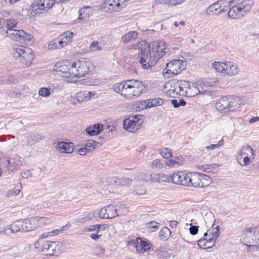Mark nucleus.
I'll list each match as a JSON object with an SVG mask.
<instances>
[{"instance_id":"nucleus-11","label":"nucleus","mask_w":259,"mask_h":259,"mask_svg":"<svg viewBox=\"0 0 259 259\" xmlns=\"http://www.w3.org/2000/svg\"><path fill=\"white\" fill-rule=\"evenodd\" d=\"M54 0H34L30 5L35 14H41L48 11L54 5Z\"/></svg>"},{"instance_id":"nucleus-3","label":"nucleus","mask_w":259,"mask_h":259,"mask_svg":"<svg viewBox=\"0 0 259 259\" xmlns=\"http://www.w3.org/2000/svg\"><path fill=\"white\" fill-rule=\"evenodd\" d=\"M241 104V100L237 96H225L217 101L215 108L217 110L226 113L236 110Z\"/></svg>"},{"instance_id":"nucleus-27","label":"nucleus","mask_w":259,"mask_h":259,"mask_svg":"<svg viewBox=\"0 0 259 259\" xmlns=\"http://www.w3.org/2000/svg\"><path fill=\"white\" fill-rule=\"evenodd\" d=\"M57 69L59 75L62 76L63 77L73 78V74L71 73L72 70H71V65H69V66L61 65L57 67Z\"/></svg>"},{"instance_id":"nucleus-7","label":"nucleus","mask_w":259,"mask_h":259,"mask_svg":"<svg viewBox=\"0 0 259 259\" xmlns=\"http://www.w3.org/2000/svg\"><path fill=\"white\" fill-rule=\"evenodd\" d=\"M189 186L195 188L206 187L208 186L212 182V179L208 175L200 174L199 172L189 173Z\"/></svg>"},{"instance_id":"nucleus-9","label":"nucleus","mask_w":259,"mask_h":259,"mask_svg":"<svg viewBox=\"0 0 259 259\" xmlns=\"http://www.w3.org/2000/svg\"><path fill=\"white\" fill-rule=\"evenodd\" d=\"M143 116L141 115L130 116L123 123L124 129L131 133H135L139 130L143 123Z\"/></svg>"},{"instance_id":"nucleus-26","label":"nucleus","mask_w":259,"mask_h":259,"mask_svg":"<svg viewBox=\"0 0 259 259\" xmlns=\"http://www.w3.org/2000/svg\"><path fill=\"white\" fill-rule=\"evenodd\" d=\"M239 69L237 65L232 62H226L225 74L230 76L235 75L238 74Z\"/></svg>"},{"instance_id":"nucleus-23","label":"nucleus","mask_w":259,"mask_h":259,"mask_svg":"<svg viewBox=\"0 0 259 259\" xmlns=\"http://www.w3.org/2000/svg\"><path fill=\"white\" fill-rule=\"evenodd\" d=\"M127 85V80L116 83L112 86V89L115 92L120 94L125 98V90Z\"/></svg>"},{"instance_id":"nucleus-52","label":"nucleus","mask_w":259,"mask_h":259,"mask_svg":"<svg viewBox=\"0 0 259 259\" xmlns=\"http://www.w3.org/2000/svg\"><path fill=\"white\" fill-rule=\"evenodd\" d=\"M163 166L162 163L160 159L153 160L151 164V167L153 169L155 168H161Z\"/></svg>"},{"instance_id":"nucleus-62","label":"nucleus","mask_w":259,"mask_h":259,"mask_svg":"<svg viewBox=\"0 0 259 259\" xmlns=\"http://www.w3.org/2000/svg\"><path fill=\"white\" fill-rule=\"evenodd\" d=\"M157 224H158V223L156 222H151L148 223L147 224V225L149 228L155 230V229H157V228L158 227V226L157 225Z\"/></svg>"},{"instance_id":"nucleus-50","label":"nucleus","mask_w":259,"mask_h":259,"mask_svg":"<svg viewBox=\"0 0 259 259\" xmlns=\"http://www.w3.org/2000/svg\"><path fill=\"white\" fill-rule=\"evenodd\" d=\"M135 190L137 194L143 195L146 193V188L144 186L137 185L135 187Z\"/></svg>"},{"instance_id":"nucleus-33","label":"nucleus","mask_w":259,"mask_h":259,"mask_svg":"<svg viewBox=\"0 0 259 259\" xmlns=\"http://www.w3.org/2000/svg\"><path fill=\"white\" fill-rule=\"evenodd\" d=\"M83 146L88 148L89 151H93L94 149L99 147L101 144L93 140H89L83 142Z\"/></svg>"},{"instance_id":"nucleus-22","label":"nucleus","mask_w":259,"mask_h":259,"mask_svg":"<svg viewBox=\"0 0 259 259\" xmlns=\"http://www.w3.org/2000/svg\"><path fill=\"white\" fill-rule=\"evenodd\" d=\"M74 33L69 31H66L58 37L59 44L60 47L63 48L66 46L67 43L71 41V39L74 37Z\"/></svg>"},{"instance_id":"nucleus-57","label":"nucleus","mask_w":259,"mask_h":259,"mask_svg":"<svg viewBox=\"0 0 259 259\" xmlns=\"http://www.w3.org/2000/svg\"><path fill=\"white\" fill-rule=\"evenodd\" d=\"M198 226H191L189 228L190 233L192 235L197 234L198 231Z\"/></svg>"},{"instance_id":"nucleus-19","label":"nucleus","mask_w":259,"mask_h":259,"mask_svg":"<svg viewBox=\"0 0 259 259\" xmlns=\"http://www.w3.org/2000/svg\"><path fill=\"white\" fill-rule=\"evenodd\" d=\"M120 6L119 2L116 3L115 0H105L102 6V8L106 12H118Z\"/></svg>"},{"instance_id":"nucleus-40","label":"nucleus","mask_w":259,"mask_h":259,"mask_svg":"<svg viewBox=\"0 0 259 259\" xmlns=\"http://www.w3.org/2000/svg\"><path fill=\"white\" fill-rule=\"evenodd\" d=\"M212 67L216 71L225 74L226 63L215 62L212 63Z\"/></svg>"},{"instance_id":"nucleus-4","label":"nucleus","mask_w":259,"mask_h":259,"mask_svg":"<svg viewBox=\"0 0 259 259\" xmlns=\"http://www.w3.org/2000/svg\"><path fill=\"white\" fill-rule=\"evenodd\" d=\"M11 52L14 58L19 59L27 67L30 66L34 58V55L32 50L22 45H14Z\"/></svg>"},{"instance_id":"nucleus-1","label":"nucleus","mask_w":259,"mask_h":259,"mask_svg":"<svg viewBox=\"0 0 259 259\" xmlns=\"http://www.w3.org/2000/svg\"><path fill=\"white\" fill-rule=\"evenodd\" d=\"M137 48L140 50L141 56L139 62L143 69H151L165 54V43L161 41L153 42L152 47L147 42L142 41L138 44Z\"/></svg>"},{"instance_id":"nucleus-32","label":"nucleus","mask_w":259,"mask_h":259,"mask_svg":"<svg viewBox=\"0 0 259 259\" xmlns=\"http://www.w3.org/2000/svg\"><path fill=\"white\" fill-rule=\"evenodd\" d=\"M45 137L39 134H35L31 135L27 139V144L29 145L32 146L34 145L36 143L38 142L40 140L44 139Z\"/></svg>"},{"instance_id":"nucleus-49","label":"nucleus","mask_w":259,"mask_h":259,"mask_svg":"<svg viewBox=\"0 0 259 259\" xmlns=\"http://www.w3.org/2000/svg\"><path fill=\"white\" fill-rule=\"evenodd\" d=\"M90 50L93 52L101 51L102 48L99 45V42L97 41H93L90 45Z\"/></svg>"},{"instance_id":"nucleus-54","label":"nucleus","mask_w":259,"mask_h":259,"mask_svg":"<svg viewBox=\"0 0 259 259\" xmlns=\"http://www.w3.org/2000/svg\"><path fill=\"white\" fill-rule=\"evenodd\" d=\"M20 192V190H19V189L10 190L9 191L7 192L6 195L7 197H10L13 196H17L19 194Z\"/></svg>"},{"instance_id":"nucleus-18","label":"nucleus","mask_w":259,"mask_h":259,"mask_svg":"<svg viewBox=\"0 0 259 259\" xmlns=\"http://www.w3.org/2000/svg\"><path fill=\"white\" fill-rule=\"evenodd\" d=\"M24 162V160L23 158L18 157L16 159L11 158L7 159L5 163V165L8 170L14 171L23 166Z\"/></svg>"},{"instance_id":"nucleus-48","label":"nucleus","mask_w":259,"mask_h":259,"mask_svg":"<svg viewBox=\"0 0 259 259\" xmlns=\"http://www.w3.org/2000/svg\"><path fill=\"white\" fill-rule=\"evenodd\" d=\"M160 154L163 158L168 159V158L171 157L172 152L170 149L165 148L162 150V151L160 152Z\"/></svg>"},{"instance_id":"nucleus-41","label":"nucleus","mask_w":259,"mask_h":259,"mask_svg":"<svg viewBox=\"0 0 259 259\" xmlns=\"http://www.w3.org/2000/svg\"><path fill=\"white\" fill-rule=\"evenodd\" d=\"M36 223L37 224L38 228L43 227L46 224L51 223L52 220L48 217L36 218Z\"/></svg>"},{"instance_id":"nucleus-37","label":"nucleus","mask_w":259,"mask_h":259,"mask_svg":"<svg viewBox=\"0 0 259 259\" xmlns=\"http://www.w3.org/2000/svg\"><path fill=\"white\" fill-rule=\"evenodd\" d=\"M187 91L188 92L186 96L190 97H194L200 93L199 89L196 85L194 83H192L191 84L189 83V88H188Z\"/></svg>"},{"instance_id":"nucleus-56","label":"nucleus","mask_w":259,"mask_h":259,"mask_svg":"<svg viewBox=\"0 0 259 259\" xmlns=\"http://www.w3.org/2000/svg\"><path fill=\"white\" fill-rule=\"evenodd\" d=\"M3 234L10 236L12 234L15 233L14 230L12 228L11 225L8 226L5 229L3 230Z\"/></svg>"},{"instance_id":"nucleus-28","label":"nucleus","mask_w":259,"mask_h":259,"mask_svg":"<svg viewBox=\"0 0 259 259\" xmlns=\"http://www.w3.org/2000/svg\"><path fill=\"white\" fill-rule=\"evenodd\" d=\"M91 92L83 91H80L75 94L74 98L78 101V103H81L83 101H87L91 98Z\"/></svg>"},{"instance_id":"nucleus-60","label":"nucleus","mask_w":259,"mask_h":259,"mask_svg":"<svg viewBox=\"0 0 259 259\" xmlns=\"http://www.w3.org/2000/svg\"><path fill=\"white\" fill-rule=\"evenodd\" d=\"M21 174L22 178L24 179H28L32 176V174L29 170H24L23 172H21Z\"/></svg>"},{"instance_id":"nucleus-8","label":"nucleus","mask_w":259,"mask_h":259,"mask_svg":"<svg viewBox=\"0 0 259 259\" xmlns=\"http://www.w3.org/2000/svg\"><path fill=\"white\" fill-rule=\"evenodd\" d=\"M186 62L182 60L174 59L166 64V67L163 71V74L167 75L168 77H171L182 71L186 67Z\"/></svg>"},{"instance_id":"nucleus-43","label":"nucleus","mask_w":259,"mask_h":259,"mask_svg":"<svg viewBox=\"0 0 259 259\" xmlns=\"http://www.w3.org/2000/svg\"><path fill=\"white\" fill-rule=\"evenodd\" d=\"M182 157H177L175 160L170 159L165 161L166 162L167 166L175 167L181 164L182 162Z\"/></svg>"},{"instance_id":"nucleus-16","label":"nucleus","mask_w":259,"mask_h":259,"mask_svg":"<svg viewBox=\"0 0 259 259\" xmlns=\"http://www.w3.org/2000/svg\"><path fill=\"white\" fill-rule=\"evenodd\" d=\"M118 211L119 210L110 205L102 208L99 212V215L102 219H112L119 215Z\"/></svg>"},{"instance_id":"nucleus-5","label":"nucleus","mask_w":259,"mask_h":259,"mask_svg":"<svg viewBox=\"0 0 259 259\" xmlns=\"http://www.w3.org/2000/svg\"><path fill=\"white\" fill-rule=\"evenodd\" d=\"M94 66L91 61L81 58L71 64V73L73 77L80 78L93 70Z\"/></svg>"},{"instance_id":"nucleus-47","label":"nucleus","mask_w":259,"mask_h":259,"mask_svg":"<svg viewBox=\"0 0 259 259\" xmlns=\"http://www.w3.org/2000/svg\"><path fill=\"white\" fill-rule=\"evenodd\" d=\"M59 39L58 38L56 39H54L51 41L48 45L49 49H60L62 47H60V45L59 44Z\"/></svg>"},{"instance_id":"nucleus-21","label":"nucleus","mask_w":259,"mask_h":259,"mask_svg":"<svg viewBox=\"0 0 259 259\" xmlns=\"http://www.w3.org/2000/svg\"><path fill=\"white\" fill-rule=\"evenodd\" d=\"M36 217L23 220L25 232H28L38 229Z\"/></svg>"},{"instance_id":"nucleus-29","label":"nucleus","mask_w":259,"mask_h":259,"mask_svg":"<svg viewBox=\"0 0 259 259\" xmlns=\"http://www.w3.org/2000/svg\"><path fill=\"white\" fill-rule=\"evenodd\" d=\"M103 127L101 124H95L88 127L86 129V132L90 136L97 135L102 131Z\"/></svg>"},{"instance_id":"nucleus-24","label":"nucleus","mask_w":259,"mask_h":259,"mask_svg":"<svg viewBox=\"0 0 259 259\" xmlns=\"http://www.w3.org/2000/svg\"><path fill=\"white\" fill-rule=\"evenodd\" d=\"M136 248L139 252H144L149 250L151 246L147 241L138 238L136 242Z\"/></svg>"},{"instance_id":"nucleus-45","label":"nucleus","mask_w":259,"mask_h":259,"mask_svg":"<svg viewBox=\"0 0 259 259\" xmlns=\"http://www.w3.org/2000/svg\"><path fill=\"white\" fill-rule=\"evenodd\" d=\"M5 23L8 30H14L13 28L16 27L17 24V22L13 19H7L6 20Z\"/></svg>"},{"instance_id":"nucleus-61","label":"nucleus","mask_w":259,"mask_h":259,"mask_svg":"<svg viewBox=\"0 0 259 259\" xmlns=\"http://www.w3.org/2000/svg\"><path fill=\"white\" fill-rule=\"evenodd\" d=\"M244 157L243 159V163H240L241 165H247L250 163V157L247 155H244Z\"/></svg>"},{"instance_id":"nucleus-64","label":"nucleus","mask_w":259,"mask_h":259,"mask_svg":"<svg viewBox=\"0 0 259 259\" xmlns=\"http://www.w3.org/2000/svg\"><path fill=\"white\" fill-rule=\"evenodd\" d=\"M176 81H171L169 84L170 85V88L169 90L166 92V94L169 96V94L171 93V92H172V90H174V83H175Z\"/></svg>"},{"instance_id":"nucleus-36","label":"nucleus","mask_w":259,"mask_h":259,"mask_svg":"<svg viewBox=\"0 0 259 259\" xmlns=\"http://www.w3.org/2000/svg\"><path fill=\"white\" fill-rule=\"evenodd\" d=\"M149 180L152 182H157L160 181H165L163 180H165L167 178V176L164 174H156L153 173L150 175Z\"/></svg>"},{"instance_id":"nucleus-39","label":"nucleus","mask_w":259,"mask_h":259,"mask_svg":"<svg viewBox=\"0 0 259 259\" xmlns=\"http://www.w3.org/2000/svg\"><path fill=\"white\" fill-rule=\"evenodd\" d=\"M90 9V7H84L79 10V15L78 18V20H84L90 17V14L87 11H89Z\"/></svg>"},{"instance_id":"nucleus-46","label":"nucleus","mask_w":259,"mask_h":259,"mask_svg":"<svg viewBox=\"0 0 259 259\" xmlns=\"http://www.w3.org/2000/svg\"><path fill=\"white\" fill-rule=\"evenodd\" d=\"M70 227L69 224H66L65 226H62L60 229L54 230L49 233L50 236H54L59 234L60 233L62 232L64 230H66Z\"/></svg>"},{"instance_id":"nucleus-6","label":"nucleus","mask_w":259,"mask_h":259,"mask_svg":"<svg viewBox=\"0 0 259 259\" xmlns=\"http://www.w3.org/2000/svg\"><path fill=\"white\" fill-rule=\"evenodd\" d=\"M145 86L139 80H127L125 90V99L128 100H135L145 93Z\"/></svg>"},{"instance_id":"nucleus-10","label":"nucleus","mask_w":259,"mask_h":259,"mask_svg":"<svg viewBox=\"0 0 259 259\" xmlns=\"http://www.w3.org/2000/svg\"><path fill=\"white\" fill-rule=\"evenodd\" d=\"M34 245L36 248H40L42 253L49 255L55 254L60 249L59 243L56 241H46L44 243L39 239L35 243Z\"/></svg>"},{"instance_id":"nucleus-15","label":"nucleus","mask_w":259,"mask_h":259,"mask_svg":"<svg viewBox=\"0 0 259 259\" xmlns=\"http://www.w3.org/2000/svg\"><path fill=\"white\" fill-rule=\"evenodd\" d=\"M224 0H219L210 5L207 10V13L209 15H218L227 11V6L225 5Z\"/></svg>"},{"instance_id":"nucleus-34","label":"nucleus","mask_w":259,"mask_h":259,"mask_svg":"<svg viewBox=\"0 0 259 259\" xmlns=\"http://www.w3.org/2000/svg\"><path fill=\"white\" fill-rule=\"evenodd\" d=\"M15 233L18 232H25L23 220H18L11 224Z\"/></svg>"},{"instance_id":"nucleus-30","label":"nucleus","mask_w":259,"mask_h":259,"mask_svg":"<svg viewBox=\"0 0 259 259\" xmlns=\"http://www.w3.org/2000/svg\"><path fill=\"white\" fill-rule=\"evenodd\" d=\"M220 166L219 164L214 163L213 164H205L198 165L199 169L204 172L209 173H216L217 171V168Z\"/></svg>"},{"instance_id":"nucleus-51","label":"nucleus","mask_w":259,"mask_h":259,"mask_svg":"<svg viewBox=\"0 0 259 259\" xmlns=\"http://www.w3.org/2000/svg\"><path fill=\"white\" fill-rule=\"evenodd\" d=\"M50 93V90L47 88H41L38 91V95L44 97H48Z\"/></svg>"},{"instance_id":"nucleus-38","label":"nucleus","mask_w":259,"mask_h":259,"mask_svg":"<svg viewBox=\"0 0 259 259\" xmlns=\"http://www.w3.org/2000/svg\"><path fill=\"white\" fill-rule=\"evenodd\" d=\"M180 89L181 91V96H186L188 88H189V82L186 80H178Z\"/></svg>"},{"instance_id":"nucleus-42","label":"nucleus","mask_w":259,"mask_h":259,"mask_svg":"<svg viewBox=\"0 0 259 259\" xmlns=\"http://www.w3.org/2000/svg\"><path fill=\"white\" fill-rule=\"evenodd\" d=\"M174 90H172V92L169 94V96L171 98H175L178 95L181 96V91L179 87V83L178 80H177L175 83H174Z\"/></svg>"},{"instance_id":"nucleus-59","label":"nucleus","mask_w":259,"mask_h":259,"mask_svg":"<svg viewBox=\"0 0 259 259\" xmlns=\"http://www.w3.org/2000/svg\"><path fill=\"white\" fill-rule=\"evenodd\" d=\"M155 4H167L168 5H172L171 0H156Z\"/></svg>"},{"instance_id":"nucleus-12","label":"nucleus","mask_w":259,"mask_h":259,"mask_svg":"<svg viewBox=\"0 0 259 259\" xmlns=\"http://www.w3.org/2000/svg\"><path fill=\"white\" fill-rule=\"evenodd\" d=\"M7 36L11 39L19 41L21 43L27 44L32 38V36L22 30H10L6 32Z\"/></svg>"},{"instance_id":"nucleus-13","label":"nucleus","mask_w":259,"mask_h":259,"mask_svg":"<svg viewBox=\"0 0 259 259\" xmlns=\"http://www.w3.org/2000/svg\"><path fill=\"white\" fill-rule=\"evenodd\" d=\"M255 233H256L255 228H249L244 230L241 238V242L249 247L255 245L257 242Z\"/></svg>"},{"instance_id":"nucleus-20","label":"nucleus","mask_w":259,"mask_h":259,"mask_svg":"<svg viewBox=\"0 0 259 259\" xmlns=\"http://www.w3.org/2000/svg\"><path fill=\"white\" fill-rule=\"evenodd\" d=\"M132 180L128 177L119 178V177H114L107 179V182L111 185L121 186L129 184L132 182Z\"/></svg>"},{"instance_id":"nucleus-63","label":"nucleus","mask_w":259,"mask_h":259,"mask_svg":"<svg viewBox=\"0 0 259 259\" xmlns=\"http://www.w3.org/2000/svg\"><path fill=\"white\" fill-rule=\"evenodd\" d=\"M101 227V225H95L91 226L90 228H88V230L90 231H93L96 230L99 231Z\"/></svg>"},{"instance_id":"nucleus-17","label":"nucleus","mask_w":259,"mask_h":259,"mask_svg":"<svg viewBox=\"0 0 259 259\" xmlns=\"http://www.w3.org/2000/svg\"><path fill=\"white\" fill-rule=\"evenodd\" d=\"M163 103V100L159 98L154 99H148L146 100L141 101L140 103H137V105H140L141 107L137 106L139 108L138 110L140 111L141 109H147L154 106H160Z\"/></svg>"},{"instance_id":"nucleus-31","label":"nucleus","mask_w":259,"mask_h":259,"mask_svg":"<svg viewBox=\"0 0 259 259\" xmlns=\"http://www.w3.org/2000/svg\"><path fill=\"white\" fill-rule=\"evenodd\" d=\"M254 155V151L252 148L248 145H246L241 149L240 152L238 154L237 156V160H241L242 155H247L251 157V156H253Z\"/></svg>"},{"instance_id":"nucleus-44","label":"nucleus","mask_w":259,"mask_h":259,"mask_svg":"<svg viewBox=\"0 0 259 259\" xmlns=\"http://www.w3.org/2000/svg\"><path fill=\"white\" fill-rule=\"evenodd\" d=\"M198 245L202 249L209 248L212 246L206 240V238H201L198 241Z\"/></svg>"},{"instance_id":"nucleus-55","label":"nucleus","mask_w":259,"mask_h":259,"mask_svg":"<svg viewBox=\"0 0 259 259\" xmlns=\"http://www.w3.org/2000/svg\"><path fill=\"white\" fill-rule=\"evenodd\" d=\"M224 144V140L222 139L217 144H211L210 146L206 147V149L211 150L220 147Z\"/></svg>"},{"instance_id":"nucleus-58","label":"nucleus","mask_w":259,"mask_h":259,"mask_svg":"<svg viewBox=\"0 0 259 259\" xmlns=\"http://www.w3.org/2000/svg\"><path fill=\"white\" fill-rule=\"evenodd\" d=\"M88 148L84 146V147L79 148L77 150V153L80 155H84L87 154V152H89Z\"/></svg>"},{"instance_id":"nucleus-35","label":"nucleus","mask_w":259,"mask_h":259,"mask_svg":"<svg viewBox=\"0 0 259 259\" xmlns=\"http://www.w3.org/2000/svg\"><path fill=\"white\" fill-rule=\"evenodd\" d=\"M138 36V33L135 31H130L126 34L123 35L121 38V41L125 43L132 39H136Z\"/></svg>"},{"instance_id":"nucleus-14","label":"nucleus","mask_w":259,"mask_h":259,"mask_svg":"<svg viewBox=\"0 0 259 259\" xmlns=\"http://www.w3.org/2000/svg\"><path fill=\"white\" fill-rule=\"evenodd\" d=\"M167 182L171 181L174 184L181 185L185 186H189V174H186L184 172H178L173 174L172 176H167V178L164 180Z\"/></svg>"},{"instance_id":"nucleus-25","label":"nucleus","mask_w":259,"mask_h":259,"mask_svg":"<svg viewBox=\"0 0 259 259\" xmlns=\"http://www.w3.org/2000/svg\"><path fill=\"white\" fill-rule=\"evenodd\" d=\"M72 143L63 142H58L56 145V149L61 153H71L73 151Z\"/></svg>"},{"instance_id":"nucleus-2","label":"nucleus","mask_w":259,"mask_h":259,"mask_svg":"<svg viewBox=\"0 0 259 259\" xmlns=\"http://www.w3.org/2000/svg\"><path fill=\"white\" fill-rule=\"evenodd\" d=\"M228 16L232 19H239L249 12L254 5L253 0H235L230 1Z\"/></svg>"},{"instance_id":"nucleus-53","label":"nucleus","mask_w":259,"mask_h":259,"mask_svg":"<svg viewBox=\"0 0 259 259\" xmlns=\"http://www.w3.org/2000/svg\"><path fill=\"white\" fill-rule=\"evenodd\" d=\"M155 252L160 258H167L169 257L168 253L164 251L163 248H160L159 250H156Z\"/></svg>"}]
</instances>
